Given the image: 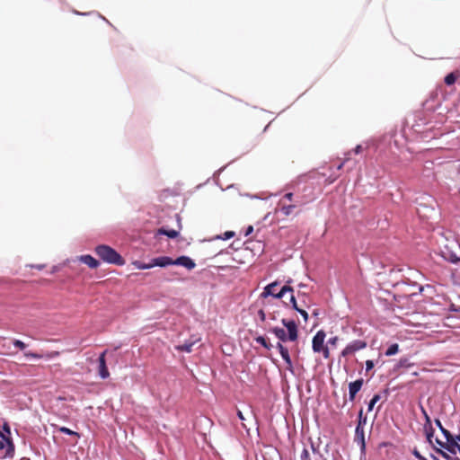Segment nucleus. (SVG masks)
Here are the masks:
<instances>
[{"instance_id": "1", "label": "nucleus", "mask_w": 460, "mask_h": 460, "mask_svg": "<svg viewBox=\"0 0 460 460\" xmlns=\"http://www.w3.org/2000/svg\"><path fill=\"white\" fill-rule=\"evenodd\" d=\"M281 323L287 329L273 327L270 332L273 333L281 342L296 341L298 337L297 325L293 320L282 319Z\"/></svg>"}, {"instance_id": "2", "label": "nucleus", "mask_w": 460, "mask_h": 460, "mask_svg": "<svg viewBox=\"0 0 460 460\" xmlns=\"http://www.w3.org/2000/svg\"><path fill=\"white\" fill-rule=\"evenodd\" d=\"M293 282L291 279L287 280L286 284L280 288V289L278 291L277 288L279 287V281H274L272 283L268 284L264 287L263 291L261 294V297L266 298L268 296H273L274 298L280 299L284 297V296L287 293H293L294 289L290 286V284Z\"/></svg>"}, {"instance_id": "3", "label": "nucleus", "mask_w": 460, "mask_h": 460, "mask_svg": "<svg viewBox=\"0 0 460 460\" xmlns=\"http://www.w3.org/2000/svg\"><path fill=\"white\" fill-rule=\"evenodd\" d=\"M95 252L102 261L108 263L116 265H123L125 263L123 258L108 245H98L95 248Z\"/></svg>"}, {"instance_id": "4", "label": "nucleus", "mask_w": 460, "mask_h": 460, "mask_svg": "<svg viewBox=\"0 0 460 460\" xmlns=\"http://www.w3.org/2000/svg\"><path fill=\"white\" fill-rule=\"evenodd\" d=\"M326 334L323 330L318 331L313 338L312 349L315 353H322L324 358H330V350L324 344Z\"/></svg>"}, {"instance_id": "5", "label": "nucleus", "mask_w": 460, "mask_h": 460, "mask_svg": "<svg viewBox=\"0 0 460 460\" xmlns=\"http://www.w3.org/2000/svg\"><path fill=\"white\" fill-rule=\"evenodd\" d=\"M367 347V342L362 340H355L349 342L341 351L342 357H348Z\"/></svg>"}, {"instance_id": "6", "label": "nucleus", "mask_w": 460, "mask_h": 460, "mask_svg": "<svg viewBox=\"0 0 460 460\" xmlns=\"http://www.w3.org/2000/svg\"><path fill=\"white\" fill-rule=\"evenodd\" d=\"M436 425L440 429L441 433L444 435L446 440H447V449L449 452L455 453L456 452V447L457 446V442L456 441L455 438L451 435V433L445 429L439 420H435Z\"/></svg>"}, {"instance_id": "7", "label": "nucleus", "mask_w": 460, "mask_h": 460, "mask_svg": "<svg viewBox=\"0 0 460 460\" xmlns=\"http://www.w3.org/2000/svg\"><path fill=\"white\" fill-rule=\"evenodd\" d=\"M364 384L362 378L357 379L354 382L349 384V399L350 402L355 400L357 394L360 391Z\"/></svg>"}, {"instance_id": "8", "label": "nucleus", "mask_w": 460, "mask_h": 460, "mask_svg": "<svg viewBox=\"0 0 460 460\" xmlns=\"http://www.w3.org/2000/svg\"><path fill=\"white\" fill-rule=\"evenodd\" d=\"M107 350H104L98 358V373L102 379L109 377L110 373L106 366L105 354Z\"/></svg>"}, {"instance_id": "9", "label": "nucleus", "mask_w": 460, "mask_h": 460, "mask_svg": "<svg viewBox=\"0 0 460 460\" xmlns=\"http://www.w3.org/2000/svg\"><path fill=\"white\" fill-rule=\"evenodd\" d=\"M277 348H278L283 360L287 364V369L293 373V364H292V360H291V358L288 353V349L286 347H284L281 342H279L277 344Z\"/></svg>"}, {"instance_id": "10", "label": "nucleus", "mask_w": 460, "mask_h": 460, "mask_svg": "<svg viewBox=\"0 0 460 460\" xmlns=\"http://www.w3.org/2000/svg\"><path fill=\"white\" fill-rule=\"evenodd\" d=\"M370 147V142H366L364 145L363 144H360V145H358L352 151H349L348 153L345 154V159H344V162L341 163L339 166H338V169H341L344 164L349 160L350 158V155L352 153H354L355 155H358L360 154L363 150H367Z\"/></svg>"}, {"instance_id": "11", "label": "nucleus", "mask_w": 460, "mask_h": 460, "mask_svg": "<svg viewBox=\"0 0 460 460\" xmlns=\"http://www.w3.org/2000/svg\"><path fill=\"white\" fill-rule=\"evenodd\" d=\"M173 265L182 266L188 270H192L196 266L192 259L184 255L178 257L176 260H173Z\"/></svg>"}, {"instance_id": "12", "label": "nucleus", "mask_w": 460, "mask_h": 460, "mask_svg": "<svg viewBox=\"0 0 460 460\" xmlns=\"http://www.w3.org/2000/svg\"><path fill=\"white\" fill-rule=\"evenodd\" d=\"M355 440L360 444L361 449L364 450L366 447L365 443V432L364 427H362V422L358 421L356 429H355Z\"/></svg>"}, {"instance_id": "13", "label": "nucleus", "mask_w": 460, "mask_h": 460, "mask_svg": "<svg viewBox=\"0 0 460 460\" xmlns=\"http://www.w3.org/2000/svg\"><path fill=\"white\" fill-rule=\"evenodd\" d=\"M153 260V265L154 267H166L169 265H173V260L168 256H161L157 258H154Z\"/></svg>"}, {"instance_id": "14", "label": "nucleus", "mask_w": 460, "mask_h": 460, "mask_svg": "<svg viewBox=\"0 0 460 460\" xmlns=\"http://www.w3.org/2000/svg\"><path fill=\"white\" fill-rule=\"evenodd\" d=\"M0 450H4V456H9L13 452L12 442L4 436H2L0 439Z\"/></svg>"}, {"instance_id": "15", "label": "nucleus", "mask_w": 460, "mask_h": 460, "mask_svg": "<svg viewBox=\"0 0 460 460\" xmlns=\"http://www.w3.org/2000/svg\"><path fill=\"white\" fill-rule=\"evenodd\" d=\"M199 341V339H195V340H192V341H186L185 343L183 344H181V345H177L175 347V349L179 351H183V352H187V353H190L192 351V347L195 343H197Z\"/></svg>"}, {"instance_id": "16", "label": "nucleus", "mask_w": 460, "mask_h": 460, "mask_svg": "<svg viewBox=\"0 0 460 460\" xmlns=\"http://www.w3.org/2000/svg\"><path fill=\"white\" fill-rule=\"evenodd\" d=\"M80 261L91 269H96L99 266V261L91 255H82Z\"/></svg>"}, {"instance_id": "17", "label": "nucleus", "mask_w": 460, "mask_h": 460, "mask_svg": "<svg viewBox=\"0 0 460 460\" xmlns=\"http://www.w3.org/2000/svg\"><path fill=\"white\" fill-rule=\"evenodd\" d=\"M279 207L280 212L284 216H289L293 212V209L296 207V204L286 205V203L283 202V199H280L279 202Z\"/></svg>"}, {"instance_id": "18", "label": "nucleus", "mask_w": 460, "mask_h": 460, "mask_svg": "<svg viewBox=\"0 0 460 460\" xmlns=\"http://www.w3.org/2000/svg\"><path fill=\"white\" fill-rule=\"evenodd\" d=\"M460 74L459 72H451L448 75H446L444 81L447 85H453L456 80L459 78Z\"/></svg>"}, {"instance_id": "19", "label": "nucleus", "mask_w": 460, "mask_h": 460, "mask_svg": "<svg viewBox=\"0 0 460 460\" xmlns=\"http://www.w3.org/2000/svg\"><path fill=\"white\" fill-rule=\"evenodd\" d=\"M424 431L427 437V440L433 444V437H434V429L432 424H424Z\"/></svg>"}, {"instance_id": "20", "label": "nucleus", "mask_w": 460, "mask_h": 460, "mask_svg": "<svg viewBox=\"0 0 460 460\" xmlns=\"http://www.w3.org/2000/svg\"><path fill=\"white\" fill-rule=\"evenodd\" d=\"M158 234H164L170 238H175L176 236H178L179 232L176 230H173V229L165 230L164 228H160V229H158Z\"/></svg>"}, {"instance_id": "21", "label": "nucleus", "mask_w": 460, "mask_h": 460, "mask_svg": "<svg viewBox=\"0 0 460 460\" xmlns=\"http://www.w3.org/2000/svg\"><path fill=\"white\" fill-rule=\"evenodd\" d=\"M399 351V346L397 343H394L388 347V349L385 351V356H394L397 354Z\"/></svg>"}, {"instance_id": "22", "label": "nucleus", "mask_w": 460, "mask_h": 460, "mask_svg": "<svg viewBox=\"0 0 460 460\" xmlns=\"http://www.w3.org/2000/svg\"><path fill=\"white\" fill-rule=\"evenodd\" d=\"M134 264L139 270H148V269H151V268L154 267L153 260H151V261L149 263H145V262H141V261H136Z\"/></svg>"}, {"instance_id": "23", "label": "nucleus", "mask_w": 460, "mask_h": 460, "mask_svg": "<svg viewBox=\"0 0 460 460\" xmlns=\"http://www.w3.org/2000/svg\"><path fill=\"white\" fill-rule=\"evenodd\" d=\"M381 399V396L380 394H375L372 399L370 400V402H368V406H367V411H373L374 409V406L376 405V403H377V402H379Z\"/></svg>"}, {"instance_id": "24", "label": "nucleus", "mask_w": 460, "mask_h": 460, "mask_svg": "<svg viewBox=\"0 0 460 460\" xmlns=\"http://www.w3.org/2000/svg\"><path fill=\"white\" fill-rule=\"evenodd\" d=\"M256 342L261 344L262 347L270 349V344H269L266 341V339L262 336H259L255 339Z\"/></svg>"}, {"instance_id": "25", "label": "nucleus", "mask_w": 460, "mask_h": 460, "mask_svg": "<svg viewBox=\"0 0 460 460\" xmlns=\"http://www.w3.org/2000/svg\"><path fill=\"white\" fill-rule=\"evenodd\" d=\"M58 430L61 432V433H64V434H66V435H70V436H75V437H79V434L75 431H73L71 430L70 429L66 428V427H60L58 429Z\"/></svg>"}, {"instance_id": "26", "label": "nucleus", "mask_w": 460, "mask_h": 460, "mask_svg": "<svg viewBox=\"0 0 460 460\" xmlns=\"http://www.w3.org/2000/svg\"><path fill=\"white\" fill-rule=\"evenodd\" d=\"M234 236V232H233V231H226V232L224 233L223 235H219L217 238V239H222V240H228V239H230V238H232Z\"/></svg>"}, {"instance_id": "27", "label": "nucleus", "mask_w": 460, "mask_h": 460, "mask_svg": "<svg viewBox=\"0 0 460 460\" xmlns=\"http://www.w3.org/2000/svg\"><path fill=\"white\" fill-rule=\"evenodd\" d=\"M24 357L31 358H35V359H40V358H43V355L38 354V353H35V352H24Z\"/></svg>"}, {"instance_id": "28", "label": "nucleus", "mask_w": 460, "mask_h": 460, "mask_svg": "<svg viewBox=\"0 0 460 460\" xmlns=\"http://www.w3.org/2000/svg\"><path fill=\"white\" fill-rule=\"evenodd\" d=\"M13 345H14V347H16V348H18L19 349H22V350L26 348V344L23 341H20V340H14L13 341Z\"/></svg>"}, {"instance_id": "29", "label": "nucleus", "mask_w": 460, "mask_h": 460, "mask_svg": "<svg viewBox=\"0 0 460 460\" xmlns=\"http://www.w3.org/2000/svg\"><path fill=\"white\" fill-rule=\"evenodd\" d=\"M290 294V297H289V301L291 303V306L293 309H297V304H296V297L294 296V292L293 293H289Z\"/></svg>"}, {"instance_id": "30", "label": "nucleus", "mask_w": 460, "mask_h": 460, "mask_svg": "<svg viewBox=\"0 0 460 460\" xmlns=\"http://www.w3.org/2000/svg\"><path fill=\"white\" fill-rule=\"evenodd\" d=\"M300 459L301 460H311L310 459L309 452H308V450L306 448H304V450L302 451L301 456H300Z\"/></svg>"}, {"instance_id": "31", "label": "nucleus", "mask_w": 460, "mask_h": 460, "mask_svg": "<svg viewBox=\"0 0 460 460\" xmlns=\"http://www.w3.org/2000/svg\"><path fill=\"white\" fill-rule=\"evenodd\" d=\"M358 421L362 422V427H364L367 423V418L363 416V411L360 410L358 412Z\"/></svg>"}, {"instance_id": "32", "label": "nucleus", "mask_w": 460, "mask_h": 460, "mask_svg": "<svg viewBox=\"0 0 460 460\" xmlns=\"http://www.w3.org/2000/svg\"><path fill=\"white\" fill-rule=\"evenodd\" d=\"M296 311H297L301 316L304 318V320L306 322L307 319H308V314L306 313V311H305L304 309H300L297 307V309H296Z\"/></svg>"}, {"instance_id": "33", "label": "nucleus", "mask_w": 460, "mask_h": 460, "mask_svg": "<svg viewBox=\"0 0 460 460\" xmlns=\"http://www.w3.org/2000/svg\"><path fill=\"white\" fill-rule=\"evenodd\" d=\"M339 341V338L337 336L332 337L328 340V344L332 346H335L337 344V341Z\"/></svg>"}, {"instance_id": "34", "label": "nucleus", "mask_w": 460, "mask_h": 460, "mask_svg": "<svg viewBox=\"0 0 460 460\" xmlns=\"http://www.w3.org/2000/svg\"><path fill=\"white\" fill-rule=\"evenodd\" d=\"M292 199H293V193L288 192V193H286L281 199H283V202H285L286 199L291 201Z\"/></svg>"}, {"instance_id": "35", "label": "nucleus", "mask_w": 460, "mask_h": 460, "mask_svg": "<svg viewBox=\"0 0 460 460\" xmlns=\"http://www.w3.org/2000/svg\"><path fill=\"white\" fill-rule=\"evenodd\" d=\"M374 367V362L372 360L366 361V370L369 371Z\"/></svg>"}, {"instance_id": "36", "label": "nucleus", "mask_w": 460, "mask_h": 460, "mask_svg": "<svg viewBox=\"0 0 460 460\" xmlns=\"http://www.w3.org/2000/svg\"><path fill=\"white\" fill-rule=\"evenodd\" d=\"M413 455L418 458L419 460H427L424 456H422L418 450L413 451Z\"/></svg>"}, {"instance_id": "37", "label": "nucleus", "mask_w": 460, "mask_h": 460, "mask_svg": "<svg viewBox=\"0 0 460 460\" xmlns=\"http://www.w3.org/2000/svg\"><path fill=\"white\" fill-rule=\"evenodd\" d=\"M423 411V414H424V417H425V424H431V420H430V418L429 416L428 415V413L426 412L425 410H422Z\"/></svg>"}, {"instance_id": "38", "label": "nucleus", "mask_w": 460, "mask_h": 460, "mask_svg": "<svg viewBox=\"0 0 460 460\" xmlns=\"http://www.w3.org/2000/svg\"><path fill=\"white\" fill-rule=\"evenodd\" d=\"M435 442H436L438 446H440L441 447H444V448H446V449H447V442H446V443H444V442H442L441 440H439L438 438H435Z\"/></svg>"}, {"instance_id": "39", "label": "nucleus", "mask_w": 460, "mask_h": 460, "mask_svg": "<svg viewBox=\"0 0 460 460\" xmlns=\"http://www.w3.org/2000/svg\"><path fill=\"white\" fill-rule=\"evenodd\" d=\"M58 355V352H56V351L55 352H50V353H47L46 354V358H54V357H56Z\"/></svg>"}, {"instance_id": "40", "label": "nucleus", "mask_w": 460, "mask_h": 460, "mask_svg": "<svg viewBox=\"0 0 460 460\" xmlns=\"http://www.w3.org/2000/svg\"><path fill=\"white\" fill-rule=\"evenodd\" d=\"M237 416L240 419V420H242V421L245 420V418L240 410H237Z\"/></svg>"}, {"instance_id": "41", "label": "nucleus", "mask_w": 460, "mask_h": 460, "mask_svg": "<svg viewBox=\"0 0 460 460\" xmlns=\"http://www.w3.org/2000/svg\"><path fill=\"white\" fill-rule=\"evenodd\" d=\"M437 452H438L439 454H441V456L445 458H447V460H449V456L447 455L445 452H443L442 450L440 449H437Z\"/></svg>"}, {"instance_id": "42", "label": "nucleus", "mask_w": 460, "mask_h": 460, "mask_svg": "<svg viewBox=\"0 0 460 460\" xmlns=\"http://www.w3.org/2000/svg\"><path fill=\"white\" fill-rule=\"evenodd\" d=\"M312 448H313V451L314 454L317 453L319 455V456L316 460H323V456L318 451H316V449L314 447V446H312Z\"/></svg>"}, {"instance_id": "43", "label": "nucleus", "mask_w": 460, "mask_h": 460, "mask_svg": "<svg viewBox=\"0 0 460 460\" xmlns=\"http://www.w3.org/2000/svg\"><path fill=\"white\" fill-rule=\"evenodd\" d=\"M252 231H253V227L252 226H250L246 230L245 235H249L250 234H252Z\"/></svg>"}, {"instance_id": "44", "label": "nucleus", "mask_w": 460, "mask_h": 460, "mask_svg": "<svg viewBox=\"0 0 460 460\" xmlns=\"http://www.w3.org/2000/svg\"><path fill=\"white\" fill-rule=\"evenodd\" d=\"M259 315L261 316V320H264L265 319V314L262 310H260L259 311Z\"/></svg>"}, {"instance_id": "45", "label": "nucleus", "mask_w": 460, "mask_h": 460, "mask_svg": "<svg viewBox=\"0 0 460 460\" xmlns=\"http://www.w3.org/2000/svg\"><path fill=\"white\" fill-rule=\"evenodd\" d=\"M43 267H44L43 265H37V266H36V268H37L38 270H42V269H43Z\"/></svg>"}, {"instance_id": "46", "label": "nucleus", "mask_w": 460, "mask_h": 460, "mask_svg": "<svg viewBox=\"0 0 460 460\" xmlns=\"http://www.w3.org/2000/svg\"><path fill=\"white\" fill-rule=\"evenodd\" d=\"M435 460H438V458L434 457Z\"/></svg>"}, {"instance_id": "47", "label": "nucleus", "mask_w": 460, "mask_h": 460, "mask_svg": "<svg viewBox=\"0 0 460 460\" xmlns=\"http://www.w3.org/2000/svg\"><path fill=\"white\" fill-rule=\"evenodd\" d=\"M458 170L460 171V165H459V168H458Z\"/></svg>"}]
</instances>
